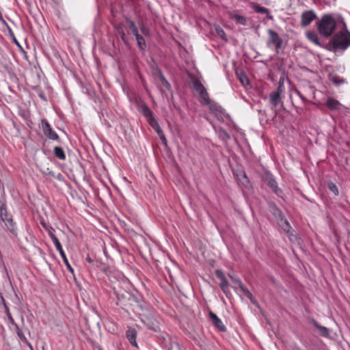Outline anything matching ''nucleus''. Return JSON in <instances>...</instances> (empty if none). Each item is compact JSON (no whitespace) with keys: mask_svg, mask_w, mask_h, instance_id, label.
Returning a JSON list of instances; mask_svg holds the SVG:
<instances>
[{"mask_svg":"<svg viewBox=\"0 0 350 350\" xmlns=\"http://www.w3.org/2000/svg\"><path fill=\"white\" fill-rule=\"evenodd\" d=\"M319 33L325 38L330 37L334 33L336 23L335 19L331 15H324L321 19L317 23Z\"/></svg>","mask_w":350,"mask_h":350,"instance_id":"f257e3e1","label":"nucleus"},{"mask_svg":"<svg viewBox=\"0 0 350 350\" xmlns=\"http://www.w3.org/2000/svg\"><path fill=\"white\" fill-rule=\"evenodd\" d=\"M332 47L345 50L350 46V33L340 31L332 38Z\"/></svg>","mask_w":350,"mask_h":350,"instance_id":"f03ea898","label":"nucleus"},{"mask_svg":"<svg viewBox=\"0 0 350 350\" xmlns=\"http://www.w3.org/2000/svg\"><path fill=\"white\" fill-rule=\"evenodd\" d=\"M269 39L267 42V44L269 47L274 46L275 47L276 52L280 53V49L282 48V40L278 35V33L273 29H268Z\"/></svg>","mask_w":350,"mask_h":350,"instance_id":"7ed1b4c3","label":"nucleus"},{"mask_svg":"<svg viewBox=\"0 0 350 350\" xmlns=\"http://www.w3.org/2000/svg\"><path fill=\"white\" fill-rule=\"evenodd\" d=\"M0 217L2 221L5 223L8 229L11 232L15 233L16 229L14 228V224L13 222L12 217L8 214L6 206L4 204H2L0 207Z\"/></svg>","mask_w":350,"mask_h":350,"instance_id":"20e7f679","label":"nucleus"},{"mask_svg":"<svg viewBox=\"0 0 350 350\" xmlns=\"http://www.w3.org/2000/svg\"><path fill=\"white\" fill-rule=\"evenodd\" d=\"M49 234L51 239H52L53 243L55 244L56 249L59 251V252L62 258H63L64 263L66 265L68 269L71 272H73V269H72V268L71 267L70 265L68 262V259L66 258V254H65V253H64V250L62 249V245H61L60 242L59 241L58 239L52 232L51 230L49 231Z\"/></svg>","mask_w":350,"mask_h":350,"instance_id":"39448f33","label":"nucleus"},{"mask_svg":"<svg viewBox=\"0 0 350 350\" xmlns=\"http://www.w3.org/2000/svg\"><path fill=\"white\" fill-rule=\"evenodd\" d=\"M41 124L42 129L47 137L53 140H57L59 139L57 134L53 131L46 120H42Z\"/></svg>","mask_w":350,"mask_h":350,"instance_id":"423d86ee","label":"nucleus"},{"mask_svg":"<svg viewBox=\"0 0 350 350\" xmlns=\"http://www.w3.org/2000/svg\"><path fill=\"white\" fill-rule=\"evenodd\" d=\"M317 18L316 14L312 11H305L301 16V25L302 27L308 26Z\"/></svg>","mask_w":350,"mask_h":350,"instance_id":"0eeeda50","label":"nucleus"},{"mask_svg":"<svg viewBox=\"0 0 350 350\" xmlns=\"http://www.w3.org/2000/svg\"><path fill=\"white\" fill-rule=\"evenodd\" d=\"M149 124L152 126V128L157 132L158 135L159 136L161 142L165 146H167V139L165 138L164 133L161 129L158 122L156 119H151Z\"/></svg>","mask_w":350,"mask_h":350,"instance_id":"6e6552de","label":"nucleus"},{"mask_svg":"<svg viewBox=\"0 0 350 350\" xmlns=\"http://www.w3.org/2000/svg\"><path fill=\"white\" fill-rule=\"evenodd\" d=\"M144 324L150 329L154 332H159L160 327L157 321L153 318L146 317L145 320H143Z\"/></svg>","mask_w":350,"mask_h":350,"instance_id":"1a4fd4ad","label":"nucleus"},{"mask_svg":"<svg viewBox=\"0 0 350 350\" xmlns=\"http://www.w3.org/2000/svg\"><path fill=\"white\" fill-rule=\"evenodd\" d=\"M265 181L267 185L272 189V191L277 196H280L282 191L280 188H278L276 181L271 177L267 178Z\"/></svg>","mask_w":350,"mask_h":350,"instance_id":"9d476101","label":"nucleus"},{"mask_svg":"<svg viewBox=\"0 0 350 350\" xmlns=\"http://www.w3.org/2000/svg\"><path fill=\"white\" fill-rule=\"evenodd\" d=\"M210 317L212 319L213 324L220 331L225 332L226 330L225 325L223 324L221 321L217 317V316L215 313H213V312H210Z\"/></svg>","mask_w":350,"mask_h":350,"instance_id":"9b49d317","label":"nucleus"},{"mask_svg":"<svg viewBox=\"0 0 350 350\" xmlns=\"http://www.w3.org/2000/svg\"><path fill=\"white\" fill-rule=\"evenodd\" d=\"M126 336L127 339L129 340L131 344L133 345L134 347H137V342H136V336H137V331L135 329L129 327V329L126 331Z\"/></svg>","mask_w":350,"mask_h":350,"instance_id":"f8f14e48","label":"nucleus"},{"mask_svg":"<svg viewBox=\"0 0 350 350\" xmlns=\"http://www.w3.org/2000/svg\"><path fill=\"white\" fill-rule=\"evenodd\" d=\"M269 100L271 105H273L272 109L273 107H276L279 104L283 105L282 101L281 96L278 95V93L271 92L269 94Z\"/></svg>","mask_w":350,"mask_h":350,"instance_id":"ddd939ff","label":"nucleus"},{"mask_svg":"<svg viewBox=\"0 0 350 350\" xmlns=\"http://www.w3.org/2000/svg\"><path fill=\"white\" fill-rule=\"evenodd\" d=\"M141 111L143 115L147 118L148 123L150 122L151 119H155L153 116V113L147 105L143 104L141 106Z\"/></svg>","mask_w":350,"mask_h":350,"instance_id":"4468645a","label":"nucleus"},{"mask_svg":"<svg viewBox=\"0 0 350 350\" xmlns=\"http://www.w3.org/2000/svg\"><path fill=\"white\" fill-rule=\"evenodd\" d=\"M240 289L245 294V295L250 299V300L254 305H255L257 307H259L258 302L245 285H241Z\"/></svg>","mask_w":350,"mask_h":350,"instance_id":"2eb2a0df","label":"nucleus"},{"mask_svg":"<svg viewBox=\"0 0 350 350\" xmlns=\"http://www.w3.org/2000/svg\"><path fill=\"white\" fill-rule=\"evenodd\" d=\"M270 211L278 220L284 217V214L280 208L275 204H271L269 205Z\"/></svg>","mask_w":350,"mask_h":350,"instance_id":"dca6fc26","label":"nucleus"},{"mask_svg":"<svg viewBox=\"0 0 350 350\" xmlns=\"http://www.w3.org/2000/svg\"><path fill=\"white\" fill-rule=\"evenodd\" d=\"M326 105L332 110H336L339 109L340 103L337 100L329 98L326 101Z\"/></svg>","mask_w":350,"mask_h":350,"instance_id":"f3484780","label":"nucleus"},{"mask_svg":"<svg viewBox=\"0 0 350 350\" xmlns=\"http://www.w3.org/2000/svg\"><path fill=\"white\" fill-rule=\"evenodd\" d=\"M199 100L200 102L203 105H208L211 103L210 99L208 98V94L207 93V91L206 89L203 90L200 94H199Z\"/></svg>","mask_w":350,"mask_h":350,"instance_id":"a211bd4d","label":"nucleus"},{"mask_svg":"<svg viewBox=\"0 0 350 350\" xmlns=\"http://www.w3.org/2000/svg\"><path fill=\"white\" fill-rule=\"evenodd\" d=\"M279 225L282 228L284 232L288 234L290 232V230L291 228L288 221L285 219V217H282V219L278 220Z\"/></svg>","mask_w":350,"mask_h":350,"instance_id":"6ab92c4d","label":"nucleus"},{"mask_svg":"<svg viewBox=\"0 0 350 350\" xmlns=\"http://www.w3.org/2000/svg\"><path fill=\"white\" fill-rule=\"evenodd\" d=\"M307 37L311 42H314L315 44L318 46H321V44L319 41V38L314 31H309L307 33Z\"/></svg>","mask_w":350,"mask_h":350,"instance_id":"aec40b11","label":"nucleus"},{"mask_svg":"<svg viewBox=\"0 0 350 350\" xmlns=\"http://www.w3.org/2000/svg\"><path fill=\"white\" fill-rule=\"evenodd\" d=\"M314 324L316 326V327L319 329V334L321 336H322L323 337H327L329 336V331L327 327L320 325L316 321H314Z\"/></svg>","mask_w":350,"mask_h":350,"instance_id":"412c9836","label":"nucleus"},{"mask_svg":"<svg viewBox=\"0 0 350 350\" xmlns=\"http://www.w3.org/2000/svg\"><path fill=\"white\" fill-rule=\"evenodd\" d=\"M135 36L139 48L141 50H143V51L145 50V49L146 47V41H145L144 38L139 33H137Z\"/></svg>","mask_w":350,"mask_h":350,"instance_id":"4be33fe9","label":"nucleus"},{"mask_svg":"<svg viewBox=\"0 0 350 350\" xmlns=\"http://www.w3.org/2000/svg\"><path fill=\"white\" fill-rule=\"evenodd\" d=\"M54 154L61 160H64L66 159V154L61 147L55 146L54 148Z\"/></svg>","mask_w":350,"mask_h":350,"instance_id":"5701e85b","label":"nucleus"},{"mask_svg":"<svg viewBox=\"0 0 350 350\" xmlns=\"http://www.w3.org/2000/svg\"><path fill=\"white\" fill-rule=\"evenodd\" d=\"M229 286L230 284L227 279L221 281L219 283V286L221 287L223 292L226 295V296H228V295L230 294Z\"/></svg>","mask_w":350,"mask_h":350,"instance_id":"b1692460","label":"nucleus"},{"mask_svg":"<svg viewBox=\"0 0 350 350\" xmlns=\"http://www.w3.org/2000/svg\"><path fill=\"white\" fill-rule=\"evenodd\" d=\"M126 21L131 31L134 36H136L138 33V31L135 23L128 18H126Z\"/></svg>","mask_w":350,"mask_h":350,"instance_id":"393cba45","label":"nucleus"},{"mask_svg":"<svg viewBox=\"0 0 350 350\" xmlns=\"http://www.w3.org/2000/svg\"><path fill=\"white\" fill-rule=\"evenodd\" d=\"M231 18L241 25H245L247 23L246 18L243 16L235 14L232 15Z\"/></svg>","mask_w":350,"mask_h":350,"instance_id":"a878e982","label":"nucleus"},{"mask_svg":"<svg viewBox=\"0 0 350 350\" xmlns=\"http://www.w3.org/2000/svg\"><path fill=\"white\" fill-rule=\"evenodd\" d=\"M254 10L258 13L265 14H269V10L267 8L261 7L258 5H256L254 6ZM267 17L270 19L272 18V16H271V15H267Z\"/></svg>","mask_w":350,"mask_h":350,"instance_id":"bb28decb","label":"nucleus"},{"mask_svg":"<svg viewBox=\"0 0 350 350\" xmlns=\"http://www.w3.org/2000/svg\"><path fill=\"white\" fill-rule=\"evenodd\" d=\"M215 30L217 36H218L219 37L221 38L224 40H226L225 32L221 27H219V25L215 26Z\"/></svg>","mask_w":350,"mask_h":350,"instance_id":"cd10ccee","label":"nucleus"},{"mask_svg":"<svg viewBox=\"0 0 350 350\" xmlns=\"http://www.w3.org/2000/svg\"><path fill=\"white\" fill-rule=\"evenodd\" d=\"M331 81L336 85H339L345 83V80L339 76L334 75L331 77Z\"/></svg>","mask_w":350,"mask_h":350,"instance_id":"c85d7f7f","label":"nucleus"},{"mask_svg":"<svg viewBox=\"0 0 350 350\" xmlns=\"http://www.w3.org/2000/svg\"><path fill=\"white\" fill-rule=\"evenodd\" d=\"M329 189L335 195H338V190L337 186L332 182H329L327 184Z\"/></svg>","mask_w":350,"mask_h":350,"instance_id":"c756f323","label":"nucleus"},{"mask_svg":"<svg viewBox=\"0 0 350 350\" xmlns=\"http://www.w3.org/2000/svg\"><path fill=\"white\" fill-rule=\"evenodd\" d=\"M194 89L200 94L203 90L206 89L203 85L198 81H196L193 83Z\"/></svg>","mask_w":350,"mask_h":350,"instance_id":"7c9ffc66","label":"nucleus"},{"mask_svg":"<svg viewBox=\"0 0 350 350\" xmlns=\"http://www.w3.org/2000/svg\"><path fill=\"white\" fill-rule=\"evenodd\" d=\"M16 333L18 336L19 338L24 342L27 343V339L22 332V331L18 328V326H16Z\"/></svg>","mask_w":350,"mask_h":350,"instance_id":"2f4dec72","label":"nucleus"},{"mask_svg":"<svg viewBox=\"0 0 350 350\" xmlns=\"http://www.w3.org/2000/svg\"><path fill=\"white\" fill-rule=\"evenodd\" d=\"M160 81L162 83V84L168 90H171V85L170 83L167 81L165 77L164 76H161V79H160Z\"/></svg>","mask_w":350,"mask_h":350,"instance_id":"473e14b6","label":"nucleus"},{"mask_svg":"<svg viewBox=\"0 0 350 350\" xmlns=\"http://www.w3.org/2000/svg\"><path fill=\"white\" fill-rule=\"evenodd\" d=\"M215 274L216 276L220 280V281H223L227 279L223 271L221 270H216Z\"/></svg>","mask_w":350,"mask_h":350,"instance_id":"72a5a7b5","label":"nucleus"},{"mask_svg":"<svg viewBox=\"0 0 350 350\" xmlns=\"http://www.w3.org/2000/svg\"><path fill=\"white\" fill-rule=\"evenodd\" d=\"M230 277L231 278V279H232V282H233L235 284H237V285L239 286V288H241V285H244V284H243V282H241L239 278H234V277L231 276V275H230Z\"/></svg>","mask_w":350,"mask_h":350,"instance_id":"f704fd0d","label":"nucleus"},{"mask_svg":"<svg viewBox=\"0 0 350 350\" xmlns=\"http://www.w3.org/2000/svg\"><path fill=\"white\" fill-rule=\"evenodd\" d=\"M118 33L120 34L122 40L124 41V42H126V37L125 33L123 31V30L120 27L118 29Z\"/></svg>","mask_w":350,"mask_h":350,"instance_id":"c9c22d12","label":"nucleus"},{"mask_svg":"<svg viewBox=\"0 0 350 350\" xmlns=\"http://www.w3.org/2000/svg\"><path fill=\"white\" fill-rule=\"evenodd\" d=\"M332 39L329 42V43L325 46V48L330 51H335L338 49V48L332 47Z\"/></svg>","mask_w":350,"mask_h":350,"instance_id":"e433bc0d","label":"nucleus"},{"mask_svg":"<svg viewBox=\"0 0 350 350\" xmlns=\"http://www.w3.org/2000/svg\"><path fill=\"white\" fill-rule=\"evenodd\" d=\"M284 85L282 83H280L279 86L278 87V89L275 92H273L274 93H278V95H281L282 93L284 92Z\"/></svg>","mask_w":350,"mask_h":350,"instance_id":"4c0bfd02","label":"nucleus"},{"mask_svg":"<svg viewBox=\"0 0 350 350\" xmlns=\"http://www.w3.org/2000/svg\"><path fill=\"white\" fill-rule=\"evenodd\" d=\"M159 340H161L163 341H165L167 340V338H168V335L166 333H161L158 336Z\"/></svg>","mask_w":350,"mask_h":350,"instance_id":"58836bf2","label":"nucleus"},{"mask_svg":"<svg viewBox=\"0 0 350 350\" xmlns=\"http://www.w3.org/2000/svg\"><path fill=\"white\" fill-rule=\"evenodd\" d=\"M154 75L156 77H157L159 80L161 79V76H164L163 73L161 72V70L157 69L155 72Z\"/></svg>","mask_w":350,"mask_h":350,"instance_id":"ea45409f","label":"nucleus"},{"mask_svg":"<svg viewBox=\"0 0 350 350\" xmlns=\"http://www.w3.org/2000/svg\"><path fill=\"white\" fill-rule=\"evenodd\" d=\"M240 80H241V83H242L243 84H244L245 81H246L247 82H248L247 78V77H246L245 75H243V77H241V78H240Z\"/></svg>","mask_w":350,"mask_h":350,"instance_id":"a19ab883","label":"nucleus"},{"mask_svg":"<svg viewBox=\"0 0 350 350\" xmlns=\"http://www.w3.org/2000/svg\"><path fill=\"white\" fill-rule=\"evenodd\" d=\"M6 311H7V314H8V319H10L11 323H13L14 320H13V319H12L11 314H10V312H9V311H8L7 308H6Z\"/></svg>","mask_w":350,"mask_h":350,"instance_id":"79ce46f5","label":"nucleus"},{"mask_svg":"<svg viewBox=\"0 0 350 350\" xmlns=\"http://www.w3.org/2000/svg\"><path fill=\"white\" fill-rule=\"evenodd\" d=\"M142 31L144 34H147L148 33V31L144 28V27H142Z\"/></svg>","mask_w":350,"mask_h":350,"instance_id":"37998d69","label":"nucleus"},{"mask_svg":"<svg viewBox=\"0 0 350 350\" xmlns=\"http://www.w3.org/2000/svg\"><path fill=\"white\" fill-rule=\"evenodd\" d=\"M27 346L30 348L31 350H33L32 346L31 344L27 341V343H26Z\"/></svg>","mask_w":350,"mask_h":350,"instance_id":"c03bdc74","label":"nucleus"},{"mask_svg":"<svg viewBox=\"0 0 350 350\" xmlns=\"http://www.w3.org/2000/svg\"><path fill=\"white\" fill-rule=\"evenodd\" d=\"M86 260H87L88 262H92V259H91L90 257H88V258H86Z\"/></svg>","mask_w":350,"mask_h":350,"instance_id":"a18cd8bd","label":"nucleus"},{"mask_svg":"<svg viewBox=\"0 0 350 350\" xmlns=\"http://www.w3.org/2000/svg\"><path fill=\"white\" fill-rule=\"evenodd\" d=\"M243 177H244V178L245 179V180L247 182V176H245V174H244V175H243Z\"/></svg>","mask_w":350,"mask_h":350,"instance_id":"49530a36","label":"nucleus"},{"mask_svg":"<svg viewBox=\"0 0 350 350\" xmlns=\"http://www.w3.org/2000/svg\"><path fill=\"white\" fill-rule=\"evenodd\" d=\"M297 94H298L301 98H302V97H301V94H300V92H299V91H297Z\"/></svg>","mask_w":350,"mask_h":350,"instance_id":"de8ad7c7","label":"nucleus"},{"mask_svg":"<svg viewBox=\"0 0 350 350\" xmlns=\"http://www.w3.org/2000/svg\"><path fill=\"white\" fill-rule=\"evenodd\" d=\"M210 109H213V106H211V107H210Z\"/></svg>","mask_w":350,"mask_h":350,"instance_id":"09e8293b","label":"nucleus"}]
</instances>
